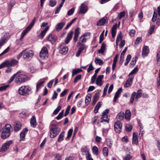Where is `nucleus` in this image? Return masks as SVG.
<instances>
[{
  "label": "nucleus",
  "instance_id": "obj_1",
  "mask_svg": "<svg viewBox=\"0 0 160 160\" xmlns=\"http://www.w3.org/2000/svg\"><path fill=\"white\" fill-rule=\"evenodd\" d=\"M50 130L49 133H50V136L51 138H54L59 133L60 129L58 127L56 124H52L50 126Z\"/></svg>",
  "mask_w": 160,
  "mask_h": 160
},
{
  "label": "nucleus",
  "instance_id": "obj_2",
  "mask_svg": "<svg viewBox=\"0 0 160 160\" xmlns=\"http://www.w3.org/2000/svg\"><path fill=\"white\" fill-rule=\"evenodd\" d=\"M12 128L11 126L9 124H7L3 128L1 136L3 139H5L8 138L10 134V129Z\"/></svg>",
  "mask_w": 160,
  "mask_h": 160
},
{
  "label": "nucleus",
  "instance_id": "obj_3",
  "mask_svg": "<svg viewBox=\"0 0 160 160\" xmlns=\"http://www.w3.org/2000/svg\"><path fill=\"white\" fill-rule=\"evenodd\" d=\"M16 78L15 82L18 84H20L22 83L25 82L27 80V76L23 74H19L17 73L15 74Z\"/></svg>",
  "mask_w": 160,
  "mask_h": 160
},
{
  "label": "nucleus",
  "instance_id": "obj_4",
  "mask_svg": "<svg viewBox=\"0 0 160 160\" xmlns=\"http://www.w3.org/2000/svg\"><path fill=\"white\" fill-rule=\"evenodd\" d=\"M35 21L36 18H34L29 25L27 26L25 29L22 32L21 34V37L19 39L20 41L22 40L27 33L31 29L32 27L34 25Z\"/></svg>",
  "mask_w": 160,
  "mask_h": 160
},
{
  "label": "nucleus",
  "instance_id": "obj_5",
  "mask_svg": "<svg viewBox=\"0 0 160 160\" xmlns=\"http://www.w3.org/2000/svg\"><path fill=\"white\" fill-rule=\"evenodd\" d=\"M31 89L28 86H22L18 90V93L20 95L26 96L29 94Z\"/></svg>",
  "mask_w": 160,
  "mask_h": 160
},
{
  "label": "nucleus",
  "instance_id": "obj_6",
  "mask_svg": "<svg viewBox=\"0 0 160 160\" xmlns=\"http://www.w3.org/2000/svg\"><path fill=\"white\" fill-rule=\"evenodd\" d=\"M3 35V36L0 39V47L5 43L10 38L8 33H4Z\"/></svg>",
  "mask_w": 160,
  "mask_h": 160
},
{
  "label": "nucleus",
  "instance_id": "obj_7",
  "mask_svg": "<svg viewBox=\"0 0 160 160\" xmlns=\"http://www.w3.org/2000/svg\"><path fill=\"white\" fill-rule=\"evenodd\" d=\"M23 51H24L23 58L25 59H28L33 56L34 52L32 50H27L26 49L23 50Z\"/></svg>",
  "mask_w": 160,
  "mask_h": 160
},
{
  "label": "nucleus",
  "instance_id": "obj_8",
  "mask_svg": "<svg viewBox=\"0 0 160 160\" xmlns=\"http://www.w3.org/2000/svg\"><path fill=\"white\" fill-rule=\"evenodd\" d=\"M122 127V124L119 121H117L114 124V129L117 133H119L121 132Z\"/></svg>",
  "mask_w": 160,
  "mask_h": 160
},
{
  "label": "nucleus",
  "instance_id": "obj_9",
  "mask_svg": "<svg viewBox=\"0 0 160 160\" xmlns=\"http://www.w3.org/2000/svg\"><path fill=\"white\" fill-rule=\"evenodd\" d=\"M12 143L11 141H9L4 143L0 149V152H3L6 151L9 148V146Z\"/></svg>",
  "mask_w": 160,
  "mask_h": 160
},
{
  "label": "nucleus",
  "instance_id": "obj_10",
  "mask_svg": "<svg viewBox=\"0 0 160 160\" xmlns=\"http://www.w3.org/2000/svg\"><path fill=\"white\" fill-rule=\"evenodd\" d=\"M48 50L47 48L43 47L40 53V57L42 59H44L47 56L48 54Z\"/></svg>",
  "mask_w": 160,
  "mask_h": 160
},
{
  "label": "nucleus",
  "instance_id": "obj_11",
  "mask_svg": "<svg viewBox=\"0 0 160 160\" xmlns=\"http://www.w3.org/2000/svg\"><path fill=\"white\" fill-rule=\"evenodd\" d=\"M48 79V78H44L38 82L36 86V91L38 92L41 87L43 86V84L45 82V81Z\"/></svg>",
  "mask_w": 160,
  "mask_h": 160
},
{
  "label": "nucleus",
  "instance_id": "obj_12",
  "mask_svg": "<svg viewBox=\"0 0 160 160\" xmlns=\"http://www.w3.org/2000/svg\"><path fill=\"white\" fill-rule=\"evenodd\" d=\"M88 8L87 5L82 3L80 6V9L79 13L83 14L85 13L88 11Z\"/></svg>",
  "mask_w": 160,
  "mask_h": 160
},
{
  "label": "nucleus",
  "instance_id": "obj_13",
  "mask_svg": "<svg viewBox=\"0 0 160 160\" xmlns=\"http://www.w3.org/2000/svg\"><path fill=\"white\" fill-rule=\"evenodd\" d=\"M103 78L104 76L102 75H99L96 81V83L97 85L100 86H102L103 83L102 79Z\"/></svg>",
  "mask_w": 160,
  "mask_h": 160
},
{
  "label": "nucleus",
  "instance_id": "obj_14",
  "mask_svg": "<svg viewBox=\"0 0 160 160\" xmlns=\"http://www.w3.org/2000/svg\"><path fill=\"white\" fill-rule=\"evenodd\" d=\"M57 39V36L54 35L50 34L48 38V40L53 44L56 41Z\"/></svg>",
  "mask_w": 160,
  "mask_h": 160
},
{
  "label": "nucleus",
  "instance_id": "obj_15",
  "mask_svg": "<svg viewBox=\"0 0 160 160\" xmlns=\"http://www.w3.org/2000/svg\"><path fill=\"white\" fill-rule=\"evenodd\" d=\"M156 12H158V16H160V6L158 7L157 11H154V12L153 17L152 19V21L153 22H155L157 18L158 14Z\"/></svg>",
  "mask_w": 160,
  "mask_h": 160
},
{
  "label": "nucleus",
  "instance_id": "obj_16",
  "mask_svg": "<svg viewBox=\"0 0 160 160\" xmlns=\"http://www.w3.org/2000/svg\"><path fill=\"white\" fill-rule=\"evenodd\" d=\"M65 24V22H60L58 23L55 26V30L58 32L60 31L63 28Z\"/></svg>",
  "mask_w": 160,
  "mask_h": 160
},
{
  "label": "nucleus",
  "instance_id": "obj_17",
  "mask_svg": "<svg viewBox=\"0 0 160 160\" xmlns=\"http://www.w3.org/2000/svg\"><path fill=\"white\" fill-rule=\"evenodd\" d=\"M28 131L27 128H25L21 132L20 134V141H23L25 140L26 134L27 133Z\"/></svg>",
  "mask_w": 160,
  "mask_h": 160
},
{
  "label": "nucleus",
  "instance_id": "obj_18",
  "mask_svg": "<svg viewBox=\"0 0 160 160\" xmlns=\"http://www.w3.org/2000/svg\"><path fill=\"white\" fill-rule=\"evenodd\" d=\"M22 124L20 122H15L14 127L15 131L17 132L20 130L22 127Z\"/></svg>",
  "mask_w": 160,
  "mask_h": 160
},
{
  "label": "nucleus",
  "instance_id": "obj_19",
  "mask_svg": "<svg viewBox=\"0 0 160 160\" xmlns=\"http://www.w3.org/2000/svg\"><path fill=\"white\" fill-rule=\"evenodd\" d=\"M59 52L62 54H66L68 52V47L64 46H60Z\"/></svg>",
  "mask_w": 160,
  "mask_h": 160
},
{
  "label": "nucleus",
  "instance_id": "obj_20",
  "mask_svg": "<svg viewBox=\"0 0 160 160\" xmlns=\"http://www.w3.org/2000/svg\"><path fill=\"white\" fill-rule=\"evenodd\" d=\"M149 52L148 47L147 46H144L143 48L142 55L143 57L147 56Z\"/></svg>",
  "mask_w": 160,
  "mask_h": 160
},
{
  "label": "nucleus",
  "instance_id": "obj_21",
  "mask_svg": "<svg viewBox=\"0 0 160 160\" xmlns=\"http://www.w3.org/2000/svg\"><path fill=\"white\" fill-rule=\"evenodd\" d=\"M73 33V32L72 31H70L68 33L65 41V42L66 44H68L69 41L71 40L72 37Z\"/></svg>",
  "mask_w": 160,
  "mask_h": 160
},
{
  "label": "nucleus",
  "instance_id": "obj_22",
  "mask_svg": "<svg viewBox=\"0 0 160 160\" xmlns=\"http://www.w3.org/2000/svg\"><path fill=\"white\" fill-rule=\"evenodd\" d=\"M107 18L106 17H104L102 18L97 22V25L98 26H101L103 25L107 22Z\"/></svg>",
  "mask_w": 160,
  "mask_h": 160
},
{
  "label": "nucleus",
  "instance_id": "obj_23",
  "mask_svg": "<svg viewBox=\"0 0 160 160\" xmlns=\"http://www.w3.org/2000/svg\"><path fill=\"white\" fill-rule=\"evenodd\" d=\"M80 28H77L75 31L74 35L73 38V41L76 42L78 37V35L80 33Z\"/></svg>",
  "mask_w": 160,
  "mask_h": 160
},
{
  "label": "nucleus",
  "instance_id": "obj_24",
  "mask_svg": "<svg viewBox=\"0 0 160 160\" xmlns=\"http://www.w3.org/2000/svg\"><path fill=\"white\" fill-rule=\"evenodd\" d=\"M8 67L14 66L17 64L18 62L16 60L12 59L11 61L7 60Z\"/></svg>",
  "mask_w": 160,
  "mask_h": 160
},
{
  "label": "nucleus",
  "instance_id": "obj_25",
  "mask_svg": "<svg viewBox=\"0 0 160 160\" xmlns=\"http://www.w3.org/2000/svg\"><path fill=\"white\" fill-rule=\"evenodd\" d=\"M118 26L117 24L114 25L112 29V36L113 38H114L116 36V30Z\"/></svg>",
  "mask_w": 160,
  "mask_h": 160
},
{
  "label": "nucleus",
  "instance_id": "obj_26",
  "mask_svg": "<svg viewBox=\"0 0 160 160\" xmlns=\"http://www.w3.org/2000/svg\"><path fill=\"white\" fill-rule=\"evenodd\" d=\"M133 79V77L129 78L127 80L125 84L124 87L126 88L130 87L132 84V82Z\"/></svg>",
  "mask_w": 160,
  "mask_h": 160
},
{
  "label": "nucleus",
  "instance_id": "obj_27",
  "mask_svg": "<svg viewBox=\"0 0 160 160\" xmlns=\"http://www.w3.org/2000/svg\"><path fill=\"white\" fill-rule=\"evenodd\" d=\"M30 123L31 126L33 128H35L37 126V122L35 116H33L31 118Z\"/></svg>",
  "mask_w": 160,
  "mask_h": 160
},
{
  "label": "nucleus",
  "instance_id": "obj_28",
  "mask_svg": "<svg viewBox=\"0 0 160 160\" xmlns=\"http://www.w3.org/2000/svg\"><path fill=\"white\" fill-rule=\"evenodd\" d=\"M122 88H120L118 90V91L116 92L113 99V101L114 102H116L117 99L118 98L119 95H120L121 92L122 91Z\"/></svg>",
  "mask_w": 160,
  "mask_h": 160
},
{
  "label": "nucleus",
  "instance_id": "obj_29",
  "mask_svg": "<svg viewBox=\"0 0 160 160\" xmlns=\"http://www.w3.org/2000/svg\"><path fill=\"white\" fill-rule=\"evenodd\" d=\"M49 26H47L46 28L42 32H41L40 34L38 35V37L42 39L45 35L46 32L49 29Z\"/></svg>",
  "mask_w": 160,
  "mask_h": 160
},
{
  "label": "nucleus",
  "instance_id": "obj_30",
  "mask_svg": "<svg viewBox=\"0 0 160 160\" xmlns=\"http://www.w3.org/2000/svg\"><path fill=\"white\" fill-rule=\"evenodd\" d=\"M137 134L135 132L133 134L132 144L137 145L138 143V138L137 136Z\"/></svg>",
  "mask_w": 160,
  "mask_h": 160
},
{
  "label": "nucleus",
  "instance_id": "obj_31",
  "mask_svg": "<svg viewBox=\"0 0 160 160\" xmlns=\"http://www.w3.org/2000/svg\"><path fill=\"white\" fill-rule=\"evenodd\" d=\"M92 96L91 94H88L85 100V103L86 105H88L91 100Z\"/></svg>",
  "mask_w": 160,
  "mask_h": 160
},
{
  "label": "nucleus",
  "instance_id": "obj_32",
  "mask_svg": "<svg viewBox=\"0 0 160 160\" xmlns=\"http://www.w3.org/2000/svg\"><path fill=\"white\" fill-rule=\"evenodd\" d=\"M106 45L105 43H103L102 44L100 49H99L98 51L99 53H103L104 52L106 48Z\"/></svg>",
  "mask_w": 160,
  "mask_h": 160
},
{
  "label": "nucleus",
  "instance_id": "obj_33",
  "mask_svg": "<svg viewBox=\"0 0 160 160\" xmlns=\"http://www.w3.org/2000/svg\"><path fill=\"white\" fill-rule=\"evenodd\" d=\"M131 116L130 111L129 110H127L125 112V118L127 120H129Z\"/></svg>",
  "mask_w": 160,
  "mask_h": 160
},
{
  "label": "nucleus",
  "instance_id": "obj_34",
  "mask_svg": "<svg viewBox=\"0 0 160 160\" xmlns=\"http://www.w3.org/2000/svg\"><path fill=\"white\" fill-rule=\"evenodd\" d=\"M64 131H62L59 135L58 139V142H60L63 140L64 137Z\"/></svg>",
  "mask_w": 160,
  "mask_h": 160
},
{
  "label": "nucleus",
  "instance_id": "obj_35",
  "mask_svg": "<svg viewBox=\"0 0 160 160\" xmlns=\"http://www.w3.org/2000/svg\"><path fill=\"white\" fill-rule=\"evenodd\" d=\"M102 102H99L97 103L94 108V111L95 113H96L98 112L99 108L102 106Z\"/></svg>",
  "mask_w": 160,
  "mask_h": 160
},
{
  "label": "nucleus",
  "instance_id": "obj_36",
  "mask_svg": "<svg viewBox=\"0 0 160 160\" xmlns=\"http://www.w3.org/2000/svg\"><path fill=\"white\" fill-rule=\"evenodd\" d=\"M124 114L123 112H120L117 116V118L120 120H122L124 118Z\"/></svg>",
  "mask_w": 160,
  "mask_h": 160
},
{
  "label": "nucleus",
  "instance_id": "obj_37",
  "mask_svg": "<svg viewBox=\"0 0 160 160\" xmlns=\"http://www.w3.org/2000/svg\"><path fill=\"white\" fill-rule=\"evenodd\" d=\"M99 98V95L98 93L96 94L94 96V98L92 105L94 106L96 104V102L98 101Z\"/></svg>",
  "mask_w": 160,
  "mask_h": 160
},
{
  "label": "nucleus",
  "instance_id": "obj_38",
  "mask_svg": "<svg viewBox=\"0 0 160 160\" xmlns=\"http://www.w3.org/2000/svg\"><path fill=\"white\" fill-rule=\"evenodd\" d=\"M87 39V38L84 37L83 36H81L79 39V42L78 43V45H79L81 43H82L85 42Z\"/></svg>",
  "mask_w": 160,
  "mask_h": 160
},
{
  "label": "nucleus",
  "instance_id": "obj_39",
  "mask_svg": "<svg viewBox=\"0 0 160 160\" xmlns=\"http://www.w3.org/2000/svg\"><path fill=\"white\" fill-rule=\"evenodd\" d=\"M82 151L83 153V154H85L86 156L90 153L89 150L86 147H85L82 149Z\"/></svg>",
  "mask_w": 160,
  "mask_h": 160
},
{
  "label": "nucleus",
  "instance_id": "obj_40",
  "mask_svg": "<svg viewBox=\"0 0 160 160\" xmlns=\"http://www.w3.org/2000/svg\"><path fill=\"white\" fill-rule=\"evenodd\" d=\"M95 62L96 64L99 65H102L103 64V61L101 59L98 58H96L95 59Z\"/></svg>",
  "mask_w": 160,
  "mask_h": 160
},
{
  "label": "nucleus",
  "instance_id": "obj_41",
  "mask_svg": "<svg viewBox=\"0 0 160 160\" xmlns=\"http://www.w3.org/2000/svg\"><path fill=\"white\" fill-rule=\"evenodd\" d=\"M82 71L81 69H74L72 71V76H73L74 75Z\"/></svg>",
  "mask_w": 160,
  "mask_h": 160
},
{
  "label": "nucleus",
  "instance_id": "obj_42",
  "mask_svg": "<svg viewBox=\"0 0 160 160\" xmlns=\"http://www.w3.org/2000/svg\"><path fill=\"white\" fill-rule=\"evenodd\" d=\"M93 154L95 155H98V149L96 146H94L92 149Z\"/></svg>",
  "mask_w": 160,
  "mask_h": 160
},
{
  "label": "nucleus",
  "instance_id": "obj_43",
  "mask_svg": "<svg viewBox=\"0 0 160 160\" xmlns=\"http://www.w3.org/2000/svg\"><path fill=\"white\" fill-rule=\"evenodd\" d=\"M77 18H74L70 22L68 23L67 25H66V27H65V29H68L71 25L73 23V22L76 20Z\"/></svg>",
  "mask_w": 160,
  "mask_h": 160
},
{
  "label": "nucleus",
  "instance_id": "obj_44",
  "mask_svg": "<svg viewBox=\"0 0 160 160\" xmlns=\"http://www.w3.org/2000/svg\"><path fill=\"white\" fill-rule=\"evenodd\" d=\"M57 2L56 0H50L49 2V5L51 7H53L56 5Z\"/></svg>",
  "mask_w": 160,
  "mask_h": 160
},
{
  "label": "nucleus",
  "instance_id": "obj_45",
  "mask_svg": "<svg viewBox=\"0 0 160 160\" xmlns=\"http://www.w3.org/2000/svg\"><path fill=\"white\" fill-rule=\"evenodd\" d=\"M79 47L78 50L82 51L85 48V44L83 43H81L79 45H77Z\"/></svg>",
  "mask_w": 160,
  "mask_h": 160
},
{
  "label": "nucleus",
  "instance_id": "obj_46",
  "mask_svg": "<svg viewBox=\"0 0 160 160\" xmlns=\"http://www.w3.org/2000/svg\"><path fill=\"white\" fill-rule=\"evenodd\" d=\"M6 67H8L7 60L5 61L0 65V69Z\"/></svg>",
  "mask_w": 160,
  "mask_h": 160
},
{
  "label": "nucleus",
  "instance_id": "obj_47",
  "mask_svg": "<svg viewBox=\"0 0 160 160\" xmlns=\"http://www.w3.org/2000/svg\"><path fill=\"white\" fill-rule=\"evenodd\" d=\"M141 89L138 90L137 92V93H136V100L138 99L141 96Z\"/></svg>",
  "mask_w": 160,
  "mask_h": 160
},
{
  "label": "nucleus",
  "instance_id": "obj_48",
  "mask_svg": "<svg viewBox=\"0 0 160 160\" xmlns=\"http://www.w3.org/2000/svg\"><path fill=\"white\" fill-rule=\"evenodd\" d=\"M160 51L158 52L157 55V64L160 65Z\"/></svg>",
  "mask_w": 160,
  "mask_h": 160
},
{
  "label": "nucleus",
  "instance_id": "obj_49",
  "mask_svg": "<svg viewBox=\"0 0 160 160\" xmlns=\"http://www.w3.org/2000/svg\"><path fill=\"white\" fill-rule=\"evenodd\" d=\"M132 158V157L130 154H128L123 157V160H130Z\"/></svg>",
  "mask_w": 160,
  "mask_h": 160
},
{
  "label": "nucleus",
  "instance_id": "obj_50",
  "mask_svg": "<svg viewBox=\"0 0 160 160\" xmlns=\"http://www.w3.org/2000/svg\"><path fill=\"white\" fill-rule=\"evenodd\" d=\"M103 152L104 155L106 157L108 155V148L106 147H104L103 149Z\"/></svg>",
  "mask_w": 160,
  "mask_h": 160
},
{
  "label": "nucleus",
  "instance_id": "obj_51",
  "mask_svg": "<svg viewBox=\"0 0 160 160\" xmlns=\"http://www.w3.org/2000/svg\"><path fill=\"white\" fill-rule=\"evenodd\" d=\"M131 58V56L130 55H128L126 59V62L124 63L125 66H127Z\"/></svg>",
  "mask_w": 160,
  "mask_h": 160
},
{
  "label": "nucleus",
  "instance_id": "obj_52",
  "mask_svg": "<svg viewBox=\"0 0 160 160\" xmlns=\"http://www.w3.org/2000/svg\"><path fill=\"white\" fill-rule=\"evenodd\" d=\"M64 111V110H63L59 113V115L56 118L57 119L59 120L62 118L63 114Z\"/></svg>",
  "mask_w": 160,
  "mask_h": 160
},
{
  "label": "nucleus",
  "instance_id": "obj_53",
  "mask_svg": "<svg viewBox=\"0 0 160 160\" xmlns=\"http://www.w3.org/2000/svg\"><path fill=\"white\" fill-rule=\"evenodd\" d=\"M132 129V126L130 124H126V130L127 131H131Z\"/></svg>",
  "mask_w": 160,
  "mask_h": 160
},
{
  "label": "nucleus",
  "instance_id": "obj_54",
  "mask_svg": "<svg viewBox=\"0 0 160 160\" xmlns=\"http://www.w3.org/2000/svg\"><path fill=\"white\" fill-rule=\"evenodd\" d=\"M61 106H58L54 111L53 114H57L60 111L61 108Z\"/></svg>",
  "mask_w": 160,
  "mask_h": 160
},
{
  "label": "nucleus",
  "instance_id": "obj_55",
  "mask_svg": "<svg viewBox=\"0 0 160 160\" xmlns=\"http://www.w3.org/2000/svg\"><path fill=\"white\" fill-rule=\"evenodd\" d=\"M136 95V92H133L131 97L130 102L131 103H132Z\"/></svg>",
  "mask_w": 160,
  "mask_h": 160
},
{
  "label": "nucleus",
  "instance_id": "obj_56",
  "mask_svg": "<svg viewBox=\"0 0 160 160\" xmlns=\"http://www.w3.org/2000/svg\"><path fill=\"white\" fill-rule=\"evenodd\" d=\"M104 30L101 34L99 37V43H101L103 41L104 38Z\"/></svg>",
  "mask_w": 160,
  "mask_h": 160
},
{
  "label": "nucleus",
  "instance_id": "obj_57",
  "mask_svg": "<svg viewBox=\"0 0 160 160\" xmlns=\"http://www.w3.org/2000/svg\"><path fill=\"white\" fill-rule=\"evenodd\" d=\"M81 76H82L81 74H79L77 75L74 79V82L75 83L78 80H80L81 79Z\"/></svg>",
  "mask_w": 160,
  "mask_h": 160
},
{
  "label": "nucleus",
  "instance_id": "obj_58",
  "mask_svg": "<svg viewBox=\"0 0 160 160\" xmlns=\"http://www.w3.org/2000/svg\"><path fill=\"white\" fill-rule=\"evenodd\" d=\"M73 130L72 129H70L68 131V136L67 138H70L72 134Z\"/></svg>",
  "mask_w": 160,
  "mask_h": 160
},
{
  "label": "nucleus",
  "instance_id": "obj_59",
  "mask_svg": "<svg viewBox=\"0 0 160 160\" xmlns=\"http://www.w3.org/2000/svg\"><path fill=\"white\" fill-rule=\"evenodd\" d=\"M138 70V68L137 67H136L129 74V75H132L135 73Z\"/></svg>",
  "mask_w": 160,
  "mask_h": 160
},
{
  "label": "nucleus",
  "instance_id": "obj_60",
  "mask_svg": "<svg viewBox=\"0 0 160 160\" xmlns=\"http://www.w3.org/2000/svg\"><path fill=\"white\" fill-rule=\"evenodd\" d=\"M70 108H71V106L69 105L68 106L66 110L65 114H64V116H65L66 117V116H67L69 114V111Z\"/></svg>",
  "mask_w": 160,
  "mask_h": 160
},
{
  "label": "nucleus",
  "instance_id": "obj_61",
  "mask_svg": "<svg viewBox=\"0 0 160 160\" xmlns=\"http://www.w3.org/2000/svg\"><path fill=\"white\" fill-rule=\"evenodd\" d=\"M75 10L74 8H72L68 11V16H70L72 15L74 12Z\"/></svg>",
  "mask_w": 160,
  "mask_h": 160
},
{
  "label": "nucleus",
  "instance_id": "obj_62",
  "mask_svg": "<svg viewBox=\"0 0 160 160\" xmlns=\"http://www.w3.org/2000/svg\"><path fill=\"white\" fill-rule=\"evenodd\" d=\"M107 145L110 148H111L112 146V142L109 139L107 140Z\"/></svg>",
  "mask_w": 160,
  "mask_h": 160
},
{
  "label": "nucleus",
  "instance_id": "obj_63",
  "mask_svg": "<svg viewBox=\"0 0 160 160\" xmlns=\"http://www.w3.org/2000/svg\"><path fill=\"white\" fill-rule=\"evenodd\" d=\"M137 58V57H135V58H132V61H131L130 62V65H132V66H133L135 64Z\"/></svg>",
  "mask_w": 160,
  "mask_h": 160
},
{
  "label": "nucleus",
  "instance_id": "obj_64",
  "mask_svg": "<svg viewBox=\"0 0 160 160\" xmlns=\"http://www.w3.org/2000/svg\"><path fill=\"white\" fill-rule=\"evenodd\" d=\"M125 11H123L121 12L119 14V19H121V18L124 17L125 15Z\"/></svg>",
  "mask_w": 160,
  "mask_h": 160
}]
</instances>
